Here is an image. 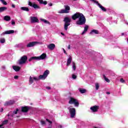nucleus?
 <instances>
[{"instance_id":"1","label":"nucleus","mask_w":128,"mask_h":128,"mask_svg":"<svg viewBox=\"0 0 128 128\" xmlns=\"http://www.w3.org/2000/svg\"><path fill=\"white\" fill-rule=\"evenodd\" d=\"M76 18H78V20L76 22V24L78 26H83V24H85L86 22V17L84 14L82 13L76 12L72 16V19L74 20H76Z\"/></svg>"},{"instance_id":"2","label":"nucleus","mask_w":128,"mask_h":128,"mask_svg":"<svg viewBox=\"0 0 128 128\" xmlns=\"http://www.w3.org/2000/svg\"><path fill=\"white\" fill-rule=\"evenodd\" d=\"M50 74V70H46L43 74L42 75H40L38 78L34 76H30L29 78V84H34V80H46L48 76Z\"/></svg>"},{"instance_id":"3","label":"nucleus","mask_w":128,"mask_h":128,"mask_svg":"<svg viewBox=\"0 0 128 128\" xmlns=\"http://www.w3.org/2000/svg\"><path fill=\"white\" fill-rule=\"evenodd\" d=\"M46 58V54L43 53L41 56H32L30 57L28 62H32V60H45Z\"/></svg>"},{"instance_id":"4","label":"nucleus","mask_w":128,"mask_h":128,"mask_svg":"<svg viewBox=\"0 0 128 128\" xmlns=\"http://www.w3.org/2000/svg\"><path fill=\"white\" fill-rule=\"evenodd\" d=\"M70 18H68V17H66L64 18V29L65 30H68V26H70Z\"/></svg>"},{"instance_id":"5","label":"nucleus","mask_w":128,"mask_h":128,"mask_svg":"<svg viewBox=\"0 0 128 128\" xmlns=\"http://www.w3.org/2000/svg\"><path fill=\"white\" fill-rule=\"evenodd\" d=\"M68 104H74L75 106L77 107L80 106V103L76 99L72 97L70 98Z\"/></svg>"},{"instance_id":"6","label":"nucleus","mask_w":128,"mask_h":128,"mask_svg":"<svg viewBox=\"0 0 128 128\" xmlns=\"http://www.w3.org/2000/svg\"><path fill=\"white\" fill-rule=\"evenodd\" d=\"M20 110L18 108L16 109V110H14L12 112H9L8 116H11L12 118H18V116H16L18 114V112H19Z\"/></svg>"},{"instance_id":"7","label":"nucleus","mask_w":128,"mask_h":128,"mask_svg":"<svg viewBox=\"0 0 128 128\" xmlns=\"http://www.w3.org/2000/svg\"><path fill=\"white\" fill-rule=\"evenodd\" d=\"M28 60V56H23L21 57L20 60H18V64L22 66V64H24L26 61Z\"/></svg>"},{"instance_id":"8","label":"nucleus","mask_w":128,"mask_h":128,"mask_svg":"<svg viewBox=\"0 0 128 128\" xmlns=\"http://www.w3.org/2000/svg\"><path fill=\"white\" fill-rule=\"evenodd\" d=\"M68 110L70 114V118H74L76 116V108L69 107L68 108Z\"/></svg>"},{"instance_id":"9","label":"nucleus","mask_w":128,"mask_h":128,"mask_svg":"<svg viewBox=\"0 0 128 128\" xmlns=\"http://www.w3.org/2000/svg\"><path fill=\"white\" fill-rule=\"evenodd\" d=\"M64 6L65 8V10H62L58 12L59 14H68V10H70V6L68 5H65Z\"/></svg>"},{"instance_id":"10","label":"nucleus","mask_w":128,"mask_h":128,"mask_svg":"<svg viewBox=\"0 0 128 128\" xmlns=\"http://www.w3.org/2000/svg\"><path fill=\"white\" fill-rule=\"evenodd\" d=\"M31 24H34L36 22H39L38 19L36 16H30V17Z\"/></svg>"},{"instance_id":"11","label":"nucleus","mask_w":128,"mask_h":128,"mask_svg":"<svg viewBox=\"0 0 128 128\" xmlns=\"http://www.w3.org/2000/svg\"><path fill=\"white\" fill-rule=\"evenodd\" d=\"M100 108V106H94L90 107V110H92V112H96L98 109Z\"/></svg>"},{"instance_id":"12","label":"nucleus","mask_w":128,"mask_h":128,"mask_svg":"<svg viewBox=\"0 0 128 128\" xmlns=\"http://www.w3.org/2000/svg\"><path fill=\"white\" fill-rule=\"evenodd\" d=\"M14 30H9L5 31L4 32H3L2 34H1V36H5V34H14Z\"/></svg>"},{"instance_id":"13","label":"nucleus","mask_w":128,"mask_h":128,"mask_svg":"<svg viewBox=\"0 0 128 128\" xmlns=\"http://www.w3.org/2000/svg\"><path fill=\"white\" fill-rule=\"evenodd\" d=\"M14 102H14V100H10V101L6 102L4 103V106H12V104H14Z\"/></svg>"},{"instance_id":"14","label":"nucleus","mask_w":128,"mask_h":128,"mask_svg":"<svg viewBox=\"0 0 128 128\" xmlns=\"http://www.w3.org/2000/svg\"><path fill=\"white\" fill-rule=\"evenodd\" d=\"M37 44L38 42H30L26 45V46L27 48H32V46H34Z\"/></svg>"},{"instance_id":"15","label":"nucleus","mask_w":128,"mask_h":128,"mask_svg":"<svg viewBox=\"0 0 128 128\" xmlns=\"http://www.w3.org/2000/svg\"><path fill=\"white\" fill-rule=\"evenodd\" d=\"M47 48L50 50H54V48H56V44H49L48 45Z\"/></svg>"},{"instance_id":"16","label":"nucleus","mask_w":128,"mask_h":128,"mask_svg":"<svg viewBox=\"0 0 128 128\" xmlns=\"http://www.w3.org/2000/svg\"><path fill=\"white\" fill-rule=\"evenodd\" d=\"M90 34H98V30H93L90 31Z\"/></svg>"},{"instance_id":"17","label":"nucleus","mask_w":128,"mask_h":128,"mask_svg":"<svg viewBox=\"0 0 128 128\" xmlns=\"http://www.w3.org/2000/svg\"><path fill=\"white\" fill-rule=\"evenodd\" d=\"M72 56L68 58L67 60V63H66L67 66H68L70 64L72 63Z\"/></svg>"},{"instance_id":"18","label":"nucleus","mask_w":128,"mask_h":128,"mask_svg":"<svg viewBox=\"0 0 128 128\" xmlns=\"http://www.w3.org/2000/svg\"><path fill=\"white\" fill-rule=\"evenodd\" d=\"M22 112H28V106L22 107Z\"/></svg>"},{"instance_id":"19","label":"nucleus","mask_w":128,"mask_h":128,"mask_svg":"<svg viewBox=\"0 0 128 128\" xmlns=\"http://www.w3.org/2000/svg\"><path fill=\"white\" fill-rule=\"evenodd\" d=\"M98 6L102 10V12H106V8L102 6L100 3L98 4Z\"/></svg>"},{"instance_id":"20","label":"nucleus","mask_w":128,"mask_h":128,"mask_svg":"<svg viewBox=\"0 0 128 128\" xmlns=\"http://www.w3.org/2000/svg\"><path fill=\"white\" fill-rule=\"evenodd\" d=\"M12 68L15 72H20V68L18 66H12Z\"/></svg>"},{"instance_id":"21","label":"nucleus","mask_w":128,"mask_h":128,"mask_svg":"<svg viewBox=\"0 0 128 128\" xmlns=\"http://www.w3.org/2000/svg\"><path fill=\"white\" fill-rule=\"evenodd\" d=\"M88 26L86 25L84 27V30L83 32L82 33V34H84L86 32H88Z\"/></svg>"},{"instance_id":"22","label":"nucleus","mask_w":128,"mask_h":128,"mask_svg":"<svg viewBox=\"0 0 128 128\" xmlns=\"http://www.w3.org/2000/svg\"><path fill=\"white\" fill-rule=\"evenodd\" d=\"M37 0L39 2L40 4H44V6H46V4H48V2L44 1V0Z\"/></svg>"},{"instance_id":"23","label":"nucleus","mask_w":128,"mask_h":128,"mask_svg":"<svg viewBox=\"0 0 128 128\" xmlns=\"http://www.w3.org/2000/svg\"><path fill=\"white\" fill-rule=\"evenodd\" d=\"M32 8H34L35 10H40V7L36 4H33Z\"/></svg>"},{"instance_id":"24","label":"nucleus","mask_w":128,"mask_h":128,"mask_svg":"<svg viewBox=\"0 0 128 128\" xmlns=\"http://www.w3.org/2000/svg\"><path fill=\"white\" fill-rule=\"evenodd\" d=\"M78 90L80 94H86V89L79 88Z\"/></svg>"},{"instance_id":"25","label":"nucleus","mask_w":128,"mask_h":128,"mask_svg":"<svg viewBox=\"0 0 128 128\" xmlns=\"http://www.w3.org/2000/svg\"><path fill=\"white\" fill-rule=\"evenodd\" d=\"M20 10H24V12H30V9L28 7H22Z\"/></svg>"},{"instance_id":"26","label":"nucleus","mask_w":128,"mask_h":128,"mask_svg":"<svg viewBox=\"0 0 128 128\" xmlns=\"http://www.w3.org/2000/svg\"><path fill=\"white\" fill-rule=\"evenodd\" d=\"M40 20H41V22H43L44 24H50V22H48V20H46L45 19L41 18V19H40Z\"/></svg>"},{"instance_id":"27","label":"nucleus","mask_w":128,"mask_h":128,"mask_svg":"<svg viewBox=\"0 0 128 128\" xmlns=\"http://www.w3.org/2000/svg\"><path fill=\"white\" fill-rule=\"evenodd\" d=\"M8 122V120H4V121L2 122V124H0V128H2V126H4V124H6Z\"/></svg>"},{"instance_id":"28","label":"nucleus","mask_w":128,"mask_h":128,"mask_svg":"<svg viewBox=\"0 0 128 128\" xmlns=\"http://www.w3.org/2000/svg\"><path fill=\"white\" fill-rule=\"evenodd\" d=\"M6 10H8L6 7H1L0 8V12H5Z\"/></svg>"},{"instance_id":"29","label":"nucleus","mask_w":128,"mask_h":128,"mask_svg":"<svg viewBox=\"0 0 128 128\" xmlns=\"http://www.w3.org/2000/svg\"><path fill=\"white\" fill-rule=\"evenodd\" d=\"M4 20H6V22H9V20H10V16H4Z\"/></svg>"},{"instance_id":"30","label":"nucleus","mask_w":128,"mask_h":128,"mask_svg":"<svg viewBox=\"0 0 128 128\" xmlns=\"http://www.w3.org/2000/svg\"><path fill=\"white\" fill-rule=\"evenodd\" d=\"M16 48H24V44H20L15 46Z\"/></svg>"},{"instance_id":"31","label":"nucleus","mask_w":128,"mask_h":128,"mask_svg":"<svg viewBox=\"0 0 128 128\" xmlns=\"http://www.w3.org/2000/svg\"><path fill=\"white\" fill-rule=\"evenodd\" d=\"M103 78L104 80H106V82H110V80H108V78H106V76L105 75L103 76Z\"/></svg>"},{"instance_id":"32","label":"nucleus","mask_w":128,"mask_h":128,"mask_svg":"<svg viewBox=\"0 0 128 128\" xmlns=\"http://www.w3.org/2000/svg\"><path fill=\"white\" fill-rule=\"evenodd\" d=\"M72 70H76V63L74 62H72Z\"/></svg>"},{"instance_id":"33","label":"nucleus","mask_w":128,"mask_h":128,"mask_svg":"<svg viewBox=\"0 0 128 128\" xmlns=\"http://www.w3.org/2000/svg\"><path fill=\"white\" fill-rule=\"evenodd\" d=\"M0 42H1V44H4L6 42V40L4 38H1L0 40Z\"/></svg>"},{"instance_id":"34","label":"nucleus","mask_w":128,"mask_h":128,"mask_svg":"<svg viewBox=\"0 0 128 128\" xmlns=\"http://www.w3.org/2000/svg\"><path fill=\"white\" fill-rule=\"evenodd\" d=\"M95 86H96V90H98L100 88V85L98 84V83H96V84Z\"/></svg>"},{"instance_id":"35","label":"nucleus","mask_w":128,"mask_h":128,"mask_svg":"<svg viewBox=\"0 0 128 128\" xmlns=\"http://www.w3.org/2000/svg\"><path fill=\"white\" fill-rule=\"evenodd\" d=\"M0 0V2H2L3 4H4V6H6V4H8V3H6V2L4 1V0Z\"/></svg>"},{"instance_id":"36","label":"nucleus","mask_w":128,"mask_h":128,"mask_svg":"<svg viewBox=\"0 0 128 128\" xmlns=\"http://www.w3.org/2000/svg\"><path fill=\"white\" fill-rule=\"evenodd\" d=\"M91 2H95V4H97V6L98 4V2L96 1L95 0H90Z\"/></svg>"},{"instance_id":"37","label":"nucleus","mask_w":128,"mask_h":128,"mask_svg":"<svg viewBox=\"0 0 128 128\" xmlns=\"http://www.w3.org/2000/svg\"><path fill=\"white\" fill-rule=\"evenodd\" d=\"M40 122L42 124V126H44L46 125V122L44 121V120H41Z\"/></svg>"},{"instance_id":"38","label":"nucleus","mask_w":128,"mask_h":128,"mask_svg":"<svg viewBox=\"0 0 128 128\" xmlns=\"http://www.w3.org/2000/svg\"><path fill=\"white\" fill-rule=\"evenodd\" d=\"M120 82H122V84L126 82V81H124V78H122L120 79Z\"/></svg>"},{"instance_id":"39","label":"nucleus","mask_w":128,"mask_h":128,"mask_svg":"<svg viewBox=\"0 0 128 128\" xmlns=\"http://www.w3.org/2000/svg\"><path fill=\"white\" fill-rule=\"evenodd\" d=\"M28 6H34V4H32V2L29 1Z\"/></svg>"},{"instance_id":"40","label":"nucleus","mask_w":128,"mask_h":128,"mask_svg":"<svg viewBox=\"0 0 128 128\" xmlns=\"http://www.w3.org/2000/svg\"><path fill=\"white\" fill-rule=\"evenodd\" d=\"M72 78L76 79V76L73 74L72 75Z\"/></svg>"},{"instance_id":"41","label":"nucleus","mask_w":128,"mask_h":128,"mask_svg":"<svg viewBox=\"0 0 128 128\" xmlns=\"http://www.w3.org/2000/svg\"><path fill=\"white\" fill-rule=\"evenodd\" d=\"M46 122H50V124H52V122L50 120L48 119H46Z\"/></svg>"},{"instance_id":"42","label":"nucleus","mask_w":128,"mask_h":128,"mask_svg":"<svg viewBox=\"0 0 128 128\" xmlns=\"http://www.w3.org/2000/svg\"><path fill=\"white\" fill-rule=\"evenodd\" d=\"M62 50H63L64 54H68L66 53V51L64 48H62Z\"/></svg>"},{"instance_id":"43","label":"nucleus","mask_w":128,"mask_h":128,"mask_svg":"<svg viewBox=\"0 0 128 128\" xmlns=\"http://www.w3.org/2000/svg\"><path fill=\"white\" fill-rule=\"evenodd\" d=\"M12 26H14V24H16V22H14V21H12Z\"/></svg>"},{"instance_id":"44","label":"nucleus","mask_w":128,"mask_h":128,"mask_svg":"<svg viewBox=\"0 0 128 128\" xmlns=\"http://www.w3.org/2000/svg\"><path fill=\"white\" fill-rule=\"evenodd\" d=\"M14 78L15 80H16V79L18 78V76H14Z\"/></svg>"},{"instance_id":"45","label":"nucleus","mask_w":128,"mask_h":128,"mask_svg":"<svg viewBox=\"0 0 128 128\" xmlns=\"http://www.w3.org/2000/svg\"><path fill=\"white\" fill-rule=\"evenodd\" d=\"M46 90H50V86H46Z\"/></svg>"},{"instance_id":"46","label":"nucleus","mask_w":128,"mask_h":128,"mask_svg":"<svg viewBox=\"0 0 128 128\" xmlns=\"http://www.w3.org/2000/svg\"><path fill=\"white\" fill-rule=\"evenodd\" d=\"M48 6H52V3L48 4Z\"/></svg>"},{"instance_id":"47","label":"nucleus","mask_w":128,"mask_h":128,"mask_svg":"<svg viewBox=\"0 0 128 128\" xmlns=\"http://www.w3.org/2000/svg\"><path fill=\"white\" fill-rule=\"evenodd\" d=\"M12 7L13 8H16V6L14 4H12Z\"/></svg>"},{"instance_id":"48","label":"nucleus","mask_w":128,"mask_h":128,"mask_svg":"<svg viewBox=\"0 0 128 128\" xmlns=\"http://www.w3.org/2000/svg\"><path fill=\"white\" fill-rule=\"evenodd\" d=\"M68 50H70V45H68Z\"/></svg>"},{"instance_id":"49","label":"nucleus","mask_w":128,"mask_h":128,"mask_svg":"<svg viewBox=\"0 0 128 128\" xmlns=\"http://www.w3.org/2000/svg\"><path fill=\"white\" fill-rule=\"evenodd\" d=\"M2 70H6V66H2Z\"/></svg>"},{"instance_id":"50","label":"nucleus","mask_w":128,"mask_h":128,"mask_svg":"<svg viewBox=\"0 0 128 128\" xmlns=\"http://www.w3.org/2000/svg\"><path fill=\"white\" fill-rule=\"evenodd\" d=\"M4 112V108H1V109H0V112Z\"/></svg>"},{"instance_id":"51","label":"nucleus","mask_w":128,"mask_h":128,"mask_svg":"<svg viewBox=\"0 0 128 128\" xmlns=\"http://www.w3.org/2000/svg\"><path fill=\"white\" fill-rule=\"evenodd\" d=\"M58 128H62V125H59V126H58Z\"/></svg>"},{"instance_id":"52","label":"nucleus","mask_w":128,"mask_h":128,"mask_svg":"<svg viewBox=\"0 0 128 128\" xmlns=\"http://www.w3.org/2000/svg\"><path fill=\"white\" fill-rule=\"evenodd\" d=\"M106 94H110V92H106Z\"/></svg>"},{"instance_id":"53","label":"nucleus","mask_w":128,"mask_h":128,"mask_svg":"<svg viewBox=\"0 0 128 128\" xmlns=\"http://www.w3.org/2000/svg\"><path fill=\"white\" fill-rule=\"evenodd\" d=\"M61 34H62V36H64V34L61 32Z\"/></svg>"},{"instance_id":"54","label":"nucleus","mask_w":128,"mask_h":128,"mask_svg":"<svg viewBox=\"0 0 128 128\" xmlns=\"http://www.w3.org/2000/svg\"><path fill=\"white\" fill-rule=\"evenodd\" d=\"M124 32L122 33V36H124Z\"/></svg>"},{"instance_id":"55","label":"nucleus","mask_w":128,"mask_h":128,"mask_svg":"<svg viewBox=\"0 0 128 128\" xmlns=\"http://www.w3.org/2000/svg\"><path fill=\"white\" fill-rule=\"evenodd\" d=\"M127 42H128V39H127Z\"/></svg>"},{"instance_id":"56","label":"nucleus","mask_w":128,"mask_h":128,"mask_svg":"<svg viewBox=\"0 0 128 128\" xmlns=\"http://www.w3.org/2000/svg\"><path fill=\"white\" fill-rule=\"evenodd\" d=\"M0 128H4V127H2H2H0Z\"/></svg>"},{"instance_id":"57","label":"nucleus","mask_w":128,"mask_h":128,"mask_svg":"<svg viewBox=\"0 0 128 128\" xmlns=\"http://www.w3.org/2000/svg\"><path fill=\"white\" fill-rule=\"evenodd\" d=\"M122 16H124V14H122Z\"/></svg>"}]
</instances>
